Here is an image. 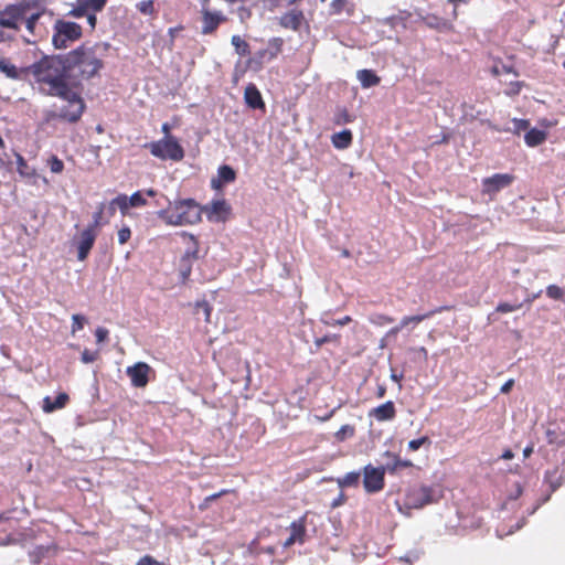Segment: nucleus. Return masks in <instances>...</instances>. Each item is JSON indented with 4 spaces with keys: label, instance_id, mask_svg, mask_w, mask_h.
Listing matches in <instances>:
<instances>
[{
    "label": "nucleus",
    "instance_id": "nucleus-1",
    "mask_svg": "<svg viewBox=\"0 0 565 565\" xmlns=\"http://www.w3.org/2000/svg\"><path fill=\"white\" fill-rule=\"evenodd\" d=\"M67 78L63 54L45 55L28 66V81H33L49 96L65 94L70 87Z\"/></svg>",
    "mask_w": 565,
    "mask_h": 565
},
{
    "label": "nucleus",
    "instance_id": "nucleus-2",
    "mask_svg": "<svg viewBox=\"0 0 565 565\" xmlns=\"http://www.w3.org/2000/svg\"><path fill=\"white\" fill-rule=\"evenodd\" d=\"M68 78L88 79L103 67V61L96 55L94 46L82 44L75 50L63 54Z\"/></svg>",
    "mask_w": 565,
    "mask_h": 565
},
{
    "label": "nucleus",
    "instance_id": "nucleus-3",
    "mask_svg": "<svg viewBox=\"0 0 565 565\" xmlns=\"http://www.w3.org/2000/svg\"><path fill=\"white\" fill-rule=\"evenodd\" d=\"M158 217L169 225L184 226L195 224L201 220L199 205L192 199L169 202L167 209L158 212Z\"/></svg>",
    "mask_w": 565,
    "mask_h": 565
},
{
    "label": "nucleus",
    "instance_id": "nucleus-4",
    "mask_svg": "<svg viewBox=\"0 0 565 565\" xmlns=\"http://www.w3.org/2000/svg\"><path fill=\"white\" fill-rule=\"evenodd\" d=\"M441 497L440 486H414L406 491L403 503H397L398 511L408 514L405 510L422 509L427 504L438 502Z\"/></svg>",
    "mask_w": 565,
    "mask_h": 565
},
{
    "label": "nucleus",
    "instance_id": "nucleus-5",
    "mask_svg": "<svg viewBox=\"0 0 565 565\" xmlns=\"http://www.w3.org/2000/svg\"><path fill=\"white\" fill-rule=\"evenodd\" d=\"M82 26L72 21L58 19L53 25L52 44L56 50L67 49L82 36Z\"/></svg>",
    "mask_w": 565,
    "mask_h": 565
},
{
    "label": "nucleus",
    "instance_id": "nucleus-6",
    "mask_svg": "<svg viewBox=\"0 0 565 565\" xmlns=\"http://www.w3.org/2000/svg\"><path fill=\"white\" fill-rule=\"evenodd\" d=\"M152 156L161 160L180 161L184 157V150L181 145L171 136L150 142L147 145Z\"/></svg>",
    "mask_w": 565,
    "mask_h": 565
},
{
    "label": "nucleus",
    "instance_id": "nucleus-7",
    "mask_svg": "<svg viewBox=\"0 0 565 565\" xmlns=\"http://www.w3.org/2000/svg\"><path fill=\"white\" fill-rule=\"evenodd\" d=\"M56 96L67 102V105L60 109L56 117L67 120L68 122H76L79 120L85 108V104L81 96L70 87L66 88L65 94Z\"/></svg>",
    "mask_w": 565,
    "mask_h": 565
},
{
    "label": "nucleus",
    "instance_id": "nucleus-8",
    "mask_svg": "<svg viewBox=\"0 0 565 565\" xmlns=\"http://www.w3.org/2000/svg\"><path fill=\"white\" fill-rule=\"evenodd\" d=\"M385 468L366 465L363 468V487L367 493H377L384 488Z\"/></svg>",
    "mask_w": 565,
    "mask_h": 565
},
{
    "label": "nucleus",
    "instance_id": "nucleus-9",
    "mask_svg": "<svg viewBox=\"0 0 565 565\" xmlns=\"http://www.w3.org/2000/svg\"><path fill=\"white\" fill-rule=\"evenodd\" d=\"M514 180V177L509 173H495L491 177L482 179V193L494 196L502 189L508 188Z\"/></svg>",
    "mask_w": 565,
    "mask_h": 565
},
{
    "label": "nucleus",
    "instance_id": "nucleus-10",
    "mask_svg": "<svg viewBox=\"0 0 565 565\" xmlns=\"http://www.w3.org/2000/svg\"><path fill=\"white\" fill-rule=\"evenodd\" d=\"M25 8L21 4H9L0 10V26L18 30L19 21L24 17Z\"/></svg>",
    "mask_w": 565,
    "mask_h": 565
},
{
    "label": "nucleus",
    "instance_id": "nucleus-11",
    "mask_svg": "<svg viewBox=\"0 0 565 565\" xmlns=\"http://www.w3.org/2000/svg\"><path fill=\"white\" fill-rule=\"evenodd\" d=\"M202 14V29L201 33L204 35L212 34L216 31L218 25L226 21V17L221 11H211L204 6L201 10Z\"/></svg>",
    "mask_w": 565,
    "mask_h": 565
},
{
    "label": "nucleus",
    "instance_id": "nucleus-12",
    "mask_svg": "<svg viewBox=\"0 0 565 565\" xmlns=\"http://www.w3.org/2000/svg\"><path fill=\"white\" fill-rule=\"evenodd\" d=\"M151 367L145 362H138L126 370L127 375L130 377L131 384L135 387H143L149 382V373Z\"/></svg>",
    "mask_w": 565,
    "mask_h": 565
},
{
    "label": "nucleus",
    "instance_id": "nucleus-13",
    "mask_svg": "<svg viewBox=\"0 0 565 565\" xmlns=\"http://www.w3.org/2000/svg\"><path fill=\"white\" fill-rule=\"evenodd\" d=\"M96 239V233L92 228H85L81 233V238L77 245V259L83 262L87 258Z\"/></svg>",
    "mask_w": 565,
    "mask_h": 565
},
{
    "label": "nucleus",
    "instance_id": "nucleus-14",
    "mask_svg": "<svg viewBox=\"0 0 565 565\" xmlns=\"http://www.w3.org/2000/svg\"><path fill=\"white\" fill-rule=\"evenodd\" d=\"M289 531L290 536L284 542L282 546L286 548L294 545L295 543L302 544L306 536L305 516L294 521L289 526Z\"/></svg>",
    "mask_w": 565,
    "mask_h": 565
},
{
    "label": "nucleus",
    "instance_id": "nucleus-15",
    "mask_svg": "<svg viewBox=\"0 0 565 565\" xmlns=\"http://www.w3.org/2000/svg\"><path fill=\"white\" fill-rule=\"evenodd\" d=\"M0 72L10 79L28 81V66L18 68L7 58H0Z\"/></svg>",
    "mask_w": 565,
    "mask_h": 565
},
{
    "label": "nucleus",
    "instance_id": "nucleus-16",
    "mask_svg": "<svg viewBox=\"0 0 565 565\" xmlns=\"http://www.w3.org/2000/svg\"><path fill=\"white\" fill-rule=\"evenodd\" d=\"M305 21L303 12L300 10H290L280 17V25L292 31L300 30Z\"/></svg>",
    "mask_w": 565,
    "mask_h": 565
},
{
    "label": "nucleus",
    "instance_id": "nucleus-17",
    "mask_svg": "<svg viewBox=\"0 0 565 565\" xmlns=\"http://www.w3.org/2000/svg\"><path fill=\"white\" fill-rule=\"evenodd\" d=\"M236 173L234 169L227 164H223L217 170V178L212 179L211 185L213 189H221L224 183H231L235 180Z\"/></svg>",
    "mask_w": 565,
    "mask_h": 565
},
{
    "label": "nucleus",
    "instance_id": "nucleus-18",
    "mask_svg": "<svg viewBox=\"0 0 565 565\" xmlns=\"http://www.w3.org/2000/svg\"><path fill=\"white\" fill-rule=\"evenodd\" d=\"M244 99L247 106L253 109H263L265 107L260 92L254 84L246 86Z\"/></svg>",
    "mask_w": 565,
    "mask_h": 565
},
{
    "label": "nucleus",
    "instance_id": "nucleus-19",
    "mask_svg": "<svg viewBox=\"0 0 565 565\" xmlns=\"http://www.w3.org/2000/svg\"><path fill=\"white\" fill-rule=\"evenodd\" d=\"M395 405L392 401H387L382 405L373 408L370 416H373L379 422L391 420L395 417Z\"/></svg>",
    "mask_w": 565,
    "mask_h": 565
},
{
    "label": "nucleus",
    "instance_id": "nucleus-20",
    "mask_svg": "<svg viewBox=\"0 0 565 565\" xmlns=\"http://www.w3.org/2000/svg\"><path fill=\"white\" fill-rule=\"evenodd\" d=\"M68 401V395L66 393H60L54 399L50 396L44 397L43 399V411L45 413H52L54 411L63 408Z\"/></svg>",
    "mask_w": 565,
    "mask_h": 565
},
{
    "label": "nucleus",
    "instance_id": "nucleus-21",
    "mask_svg": "<svg viewBox=\"0 0 565 565\" xmlns=\"http://www.w3.org/2000/svg\"><path fill=\"white\" fill-rule=\"evenodd\" d=\"M353 140V135L351 130L344 129L340 132H335L331 137V142L334 148L343 150L351 146Z\"/></svg>",
    "mask_w": 565,
    "mask_h": 565
},
{
    "label": "nucleus",
    "instance_id": "nucleus-22",
    "mask_svg": "<svg viewBox=\"0 0 565 565\" xmlns=\"http://www.w3.org/2000/svg\"><path fill=\"white\" fill-rule=\"evenodd\" d=\"M563 480V472L559 471L558 468L547 470L544 475V481L548 484L551 493L556 491L562 486Z\"/></svg>",
    "mask_w": 565,
    "mask_h": 565
},
{
    "label": "nucleus",
    "instance_id": "nucleus-23",
    "mask_svg": "<svg viewBox=\"0 0 565 565\" xmlns=\"http://www.w3.org/2000/svg\"><path fill=\"white\" fill-rule=\"evenodd\" d=\"M384 455L391 459V461L386 462L385 466H383L385 470L388 472L393 473L399 469L408 468L412 466V462L409 460H402L396 455L391 454L390 451H386Z\"/></svg>",
    "mask_w": 565,
    "mask_h": 565
},
{
    "label": "nucleus",
    "instance_id": "nucleus-24",
    "mask_svg": "<svg viewBox=\"0 0 565 565\" xmlns=\"http://www.w3.org/2000/svg\"><path fill=\"white\" fill-rule=\"evenodd\" d=\"M363 88H370L380 83V77L371 70H361L356 74Z\"/></svg>",
    "mask_w": 565,
    "mask_h": 565
},
{
    "label": "nucleus",
    "instance_id": "nucleus-25",
    "mask_svg": "<svg viewBox=\"0 0 565 565\" xmlns=\"http://www.w3.org/2000/svg\"><path fill=\"white\" fill-rule=\"evenodd\" d=\"M361 479L360 471H350L345 473L343 477L337 479V483L340 488H351L358 487Z\"/></svg>",
    "mask_w": 565,
    "mask_h": 565
},
{
    "label": "nucleus",
    "instance_id": "nucleus-26",
    "mask_svg": "<svg viewBox=\"0 0 565 565\" xmlns=\"http://www.w3.org/2000/svg\"><path fill=\"white\" fill-rule=\"evenodd\" d=\"M545 139H546L545 131L536 129V128L530 129L524 136L525 143L529 147H536V146L541 145L542 142H544Z\"/></svg>",
    "mask_w": 565,
    "mask_h": 565
},
{
    "label": "nucleus",
    "instance_id": "nucleus-27",
    "mask_svg": "<svg viewBox=\"0 0 565 565\" xmlns=\"http://www.w3.org/2000/svg\"><path fill=\"white\" fill-rule=\"evenodd\" d=\"M491 73L494 76H502V75H509V74L518 76V73L514 70L512 64L504 63L500 60L493 62V65L491 66Z\"/></svg>",
    "mask_w": 565,
    "mask_h": 565
},
{
    "label": "nucleus",
    "instance_id": "nucleus-28",
    "mask_svg": "<svg viewBox=\"0 0 565 565\" xmlns=\"http://www.w3.org/2000/svg\"><path fill=\"white\" fill-rule=\"evenodd\" d=\"M54 545H39L31 552L32 561L40 563L44 557H49L55 553Z\"/></svg>",
    "mask_w": 565,
    "mask_h": 565
},
{
    "label": "nucleus",
    "instance_id": "nucleus-29",
    "mask_svg": "<svg viewBox=\"0 0 565 565\" xmlns=\"http://www.w3.org/2000/svg\"><path fill=\"white\" fill-rule=\"evenodd\" d=\"M212 308L205 300L196 301L194 307V315L198 320L203 319L205 322H210Z\"/></svg>",
    "mask_w": 565,
    "mask_h": 565
},
{
    "label": "nucleus",
    "instance_id": "nucleus-30",
    "mask_svg": "<svg viewBox=\"0 0 565 565\" xmlns=\"http://www.w3.org/2000/svg\"><path fill=\"white\" fill-rule=\"evenodd\" d=\"M529 126V120L514 118L512 120V127L499 128L497 126H492V128L497 131H512L514 134H520L521 131L526 130Z\"/></svg>",
    "mask_w": 565,
    "mask_h": 565
},
{
    "label": "nucleus",
    "instance_id": "nucleus-31",
    "mask_svg": "<svg viewBox=\"0 0 565 565\" xmlns=\"http://www.w3.org/2000/svg\"><path fill=\"white\" fill-rule=\"evenodd\" d=\"M106 203H100L97 207V211L93 214V222L87 226V228H92L94 232L97 227L108 222V218L104 220Z\"/></svg>",
    "mask_w": 565,
    "mask_h": 565
},
{
    "label": "nucleus",
    "instance_id": "nucleus-32",
    "mask_svg": "<svg viewBox=\"0 0 565 565\" xmlns=\"http://www.w3.org/2000/svg\"><path fill=\"white\" fill-rule=\"evenodd\" d=\"M231 43L235 47V51L239 56H246L250 53L248 43L245 40H243L239 35H233L231 39Z\"/></svg>",
    "mask_w": 565,
    "mask_h": 565
},
{
    "label": "nucleus",
    "instance_id": "nucleus-33",
    "mask_svg": "<svg viewBox=\"0 0 565 565\" xmlns=\"http://www.w3.org/2000/svg\"><path fill=\"white\" fill-rule=\"evenodd\" d=\"M15 158L19 174L22 177H33L35 171L28 164L25 159L20 153H15Z\"/></svg>",
    "mask_w": 565,
    "mask_h": 565
},
{
    "label": "nucleus",
    "instance_id": "nucleus-34",
    "mask_svg": "<svg viewBox=\"0 0 565 565\" xmlns=\"http://www.w3.org/2000/svg\"><path fill=\"white\" fill-rule=\"evenodd\" d=\"M354 120V116L351 115L345 108H339L334 114L333 122L335 125H345L352 122Z\"/></svg>",
    "mask_w": 565,
    "mask_h": 565
},
{
    "label": "nucleus",
    "instance_id": "nucleus-35",
    "mask_svg": "<svg viewBox=\"0 0 565 565\" xmlns=\"http://www.w3.org/2000/svg\"><path fill=\"white\" fill-rule=\"evenodd\" d=\"M321 322L326 326H344L349 322H351V317L350 316H345L341 319H331L330 316L328 313H323L321 316Z\"/></svg>",
    "mask_w": 565,
    "mask_h": 565
},
{
    "label": "nucleus",
    "instance_id": "nucleus-36",
    "mask_svg": "<svg viewBox=\"0 0 565 565\" xmlns=\"http://www.w3.org/2000/svg\"><path fill=\"white\" fill-rule=\"evenodd\" d=\"M114 204L117 205V209L120 210L122 215H126L128 210L131 207L129 204V199L126 194H119L114 199Z\"/></svg>",
    "mask_w": 565,
    "mask_h": 565
},
{
    "label": "nucleus",
    "instance_id": "nucleus-37",
    "mask_svg": "<svg viewBox=\"0 0 565 565\" xmlns=\"http://www.w3.org/2000/svg\"><path fill=\"white\" fill-rule=\"evenodd\" d=\"M90 9L85 6L83 0H77L76 6L70 11V15L74 18H82L87 14Z\"/></svg>",
    "mask_w": 565,
    "mask_h": 565
},
{
    "label": "nucleus",
    "instance_id": "nucleus-38",
    "mask_svg": "<svg viewBox=\"0 0 565 565\" xmlns=\"http://www.w3.org/2000/svg\"><path fill=\"white\" fill-rule=\"evenodd\" d=\"M525 522H526L525 518H522L520 521H518V523L515 524L514 527H511L509 530H505V526L497 529V534L499 537H503L505 535L513 534L516 530H520L521 527H523Z\"/></svg>",
    "mask_w": 565,
    "mask_h": 565
},
{
    "label": "nucleus",
    "instance_id": "nucleus-39",
    "mask_svg": "<svg viewBox=\"0 0 565 565\" xmlns=\"http://www.w3.org/2000/svg\"><path fill=\"white\" fill-rule=\"evenodd\" d=\"M129 199V204L131 207H140L147 204V200L143 198L140 191L132 193Z\"/></svg>",
    "mask_w": 565,
    "mask_h": 565
},
{
    "label": "nucleus",
    "instance_id": "nucleus-40",
    "mask_svg": "<svg viewBox=\"0 0 565 565\" xmlns=\"http://www.w3.org/2000/svg\"><path fill=\"white\" fill-rule=\"evenodd\" d=\"M198 247H196V243L194 242L193 243V246L191 247H188V249L185 250L184 255L182 256L181 258V263L185 264V263H191L195 259H198Z\"/></svg>",
    "mask_w": 565,
    "mask_h": 565
},
{
    "label": "nucleus",
    "instance_id": "nucleus-41",
    "mask_svg": "<svg viewBox=\"0 0 565 565\" xmlns=\"http://www.w3.org/2000/svg\"><path fill=\"white\" fill-rule=\"evenodd\" d=\"M137 9L147 15H152L154 13V3L152 0H143L137 3Z\"/></svg>",
    "mask_w": 565,
    "mask_h": 565
},
{
    "label": "nucleus",
    "instance_id": "nucleus-42",
    "mask_svg": "<svg viewBox=\"0 0 565 565\" xmlns=\"http://www.w3.org/2000/svg\"><path fill=\"white\" fill-rule=\"evenodd\" d=\"M393 320H394L393 318L385 316V315H380V313L372 315L370 317V322L375 326H380V327L388 324V323L393 322Z\"/></svg>",
    "mask_w": 565,
    "mask_h": 565
},
{
    "label": "nucleus",
    "instance_id": "nucleus-43",
    "mask_svg": "<svg viewBox=\"0 0 565 565\" xmlns=\"http://www.w3.org/2000/svg\"><path fill=\"white\" fill-rule=\"evenodd\" d=\"M354 434V428L351 425H343L340 427V429L335 433V438L339 441L344 440L347 437H351Z\"/></svg>",
    "mask_w": 565,
    "mask_h": 565
},
{
    "label": "nucleus",
    "instance_id": "nucleus-44",
    "mask_svg": "<svg viewBox=\"0 0 565 565\" xmlns=\"http://www.w3.org/2000/svg\"><path fill=\"white\" fill-rule=\"evenodd\" d=\"M86 318L82 315L72 316V333H75L84 328Z\"/></svg>",
    "mask_w": 565,
    "mask_h": 565
},
{
    "label": "nucleus",
    "instance_id": "nucleus-45",
    "mask_svg": "<svg viewBox=\"0 0 565 565\" xmlns=\"http://www.w3.org/2000/svg\"><path fill=\"white\" fill-rule=\"evenodd\" d=\"M49 167L53 173H61L64 169V163L56 156H52L49 160Z\"/></svg>",
    "mask_w": 565,
    "mask_h": 565
},
{
    "label": "nucleus",
    "instance_id": "nucleus-46",
    "mask_svg": "<svg viewBox=\"0 0 565 565\" xmlns=\"http://www.w3.org/2000/svg\"><path fill=\"white\" fill-rule=\"evenodd\" d=\"M382 23L385 24V25H390L391 28H397V26H402V28H405V21L403 18L401 17H396V15H393V17H388V18H385L382 20Z\"/></svg>",
    "mask_w": 565,
    "mask_h": 565
},
{
    "label": "nucleus",
    "instance_id": "nucleus-47",
    "mask_svg": "<svg viewBox=\"0 0 565 565\" xmlns=\"http://www.w3.org/2000/svg\"><path fill=\"white\" fill-rule=\"evenodd\" d=\"M85 6H87L90 11L99 12L106 6L107 0H83Z\"/></svg>",
    "mask_w": 565,
    "mask_h": 565
},
{
    "label": "nucleus",
    "instance_id": "nucleus-48",
    "mask_svg": "<svg viewBox=\"0 0 565 565\" xmlns=\"http://www.w3.org/2000/svg\"><path fill=\"white\" fill-rule=\"evenodd\" d=\"M439 310H433V311H428V312L423 313V315L407 316L408 317V321H409L411 324L416 326V324L420 323L422 321L430 318L434 313H436Z\"/></svg>",
    "mask_w": 565,
    "mask_h": 565
},
{
    "label": "nucleus",
    "instance_id": "nucleus-49",
    "mask_svg": "<svg viewBox=\"0 0 565 565\" xmlns=\"http://www.w3.org/2000/svg\"><path fill=\"white\" fill-rule=\"evenodd\" d=\"M425 444H430V440L427 436H423L420 438H417V439H413L408 443V449L411 451H416L418 450L423 445Z\"/></svg>",
    "mask_w": 565,
    "mask_h": 565
},
{
    "label": "nucleus",
    "instance_id": "nucleus-50",
    "mask_svg": "<svg viewBox=\"0 0 565 565\" xmlns=\"http://www.w3.org/2000/svg\"><path fill=\"white\" fill-rule=\"evenodd\" d=\"M521 308V303H509V302H501L497 306V311L501 313H508L515 311Z\"/></svg>",
    "mask_w": 565,
    "mask_h": 565
},
{
    "label": "nucleus",
    "instance_id": "nucleus-51",
    "mask_svg": "<svg viewBox=\"0 0 565 565\" xmlns=\"http://www.w3.org/2000/svg\"><path fill=\"white\" fill-rule=\"evenodd\" d=\"M97 358H98L97 351H89V350L85 349L82 352L81 360L83 363L88 364V363H93L94 361H96Z\"/></svg>",
    "mask_w": 565,
    "mask_h": 565
},
{
    "label": "nucleus",
    "instance_id": "nucleus-52",
    "mask_svg": "<svg viewBox=\"0 0 565 565\" xmlns=\"http://www.w3.org/2000/svg\"><path fill=\"white\" fill-rule=\"evenodd\" d=\"M546 294L552 299H561L563 297V290L555 285H550L546 288Z\"/></svg>",
    "mask_w": 565,
    "mask_h": 565
},
{
    "label": "nucleus",
    "instance_id": "nucleus-53",
    "mask_svg": "<svg viewBox=\"0 0 565 565\" xmlns=\"http://www.w3.org/2000/svg\"><path fill=\"white\" fill-rule=\"evenodd\" d=\"M131 237V231L128 226H124L118 231V242L119 244L127 243Z\"/></svg>",
    "mask_w": 565,
    "mask_h": 565
},
{
    "label": "nucleus",
    "instance_id": "nucleus-54",
    "mask_svg": "<svg viewBox=\"0 0 565 565\" xmlns=\"http://www.w3.org/2000/svg\"><path fill=\"white\" fill-rule=\"evenodd\" d=\"M335 340H338V335L337 334H326V335H323L321 338H317L315 340V344H316L317 348H320L324 343L331 342V341H335Z\"/></svg>",
    "mask_w": 565,
    "mask_h": 565
},
{
    "label": "nucleus",
    "instance_id": "nucleus-55",
    "mask_svg": "<svg viewBox=\"0 0 565 565\" xmlns=\"http://www.w3.org/2000/svg\"><path fill=\"white\" fill-rule=\"evenodd\" d=\"M108 334L109 332L106 328L98 327L95 331L96 341L98 343L104 342L108 338Z\"/></svg>",
    "mask_w": 565,
    "mask_h": 565
},
{
    "label": "nucleus",
    "instance_id": "nucleus-56",
    "mask_svg": "<svg viewBox=\"0 0 565 565\" xmlns=\"http://www.w3.org/2000/svg\"><path fill=\"white\" fill-rule=\"evenodd\" d=\"M227 210L225 201H215L212 203V213L221 214Z\"/></svg>",
    "mask_w": 565,
    "mask_h": 565
},
{
    "label": "nucleus",
    "instance_id": "nucleus-57",
    "mask_svg": "<svg viewBox=\"0 0 565 565\" xmlns=\"http://www.w3.org/2000/svg\"><path fill=\"white\" fill-rule=\"evenodd\" d=\"M521 82H511L509 88L505 90L507 95H518L521 90Z\"/></svg>",
    "mask_w": 565,
    "mask_h": 565
},
{
    "label": "nucleus",
    "instance_id": "nucleus-58",
    "mask_svg": "<svg viewBox=\"0 0 565 565\" xmlns=\"http://www.w3.org/2000/svg\"><path fill=\"white\" fill-rule=\"evenodd\" d=\"M137 565H164V564L156 561L153 557H151L149 555H146L139 559Z\"/></svg>",
    "mask_w": 565,
    "mask_h": 565
},
{
    "label": "nucleus",
    "instance_id": "nucleus-59",
    "mask_svg": "<svg viewBox=\"0 0 565 565\" xmlns=\"http://www.w3.org/2000/svg\"><path fill=\"white\" fill-rule=\"evenodd\" d=\"M40 18V13H33L31 17H29L25 21V26L29 31H33L35 23L38 22Z\"/></svg>",
    "mask_w": 565,
    "mask_h": 565
},
{
    "label": "nucleus",
    "instance_id": "nucleus-60",
    "mask_svg": "<svg viewBox=\"0 0 565 565\" xmlns=\"http://www.w3.org/2000/svg\"><path fill=\"white\" fill-rule=\"evenodd\" d=\"M116 210H117V205L114 204V199L106 203V207H105V215L107 216L106 218H110L111 216H114V214L116 213Z\"/></svg>",
    "mask_w": 565,
    "mask_h": 565
},
{
    "label": "nucleus",
    "instance_id": "nucleus-61",
    "mask_svg": "<svg viewBox=\"0 0 565 565\" xmlns=\"http://www.w3.org/2000/svg\"><path fill=\"white\" fill-rule=\"evenodd\" d=\"M345 0H332L331 8L333 13H340L343 10Z\"/></svg>",
    "mask_w": 565,
    "mask_h": 565
},
{
    "label": "nucleus",
    "instance_id": "nucleus-62",
    "mask_svg": "<svg viewBox=\"0 0 565 565\" xmlns=\"http://www.w3.org/2000/svg\"><path fill=\"white\" fill-rule=\"evenodd\" d=\"M391 380L396 382L398 384V388L401 390L402 388V384H401V381L403 380L404 377V374L403 373H397L396 370H394L393 367L391 369V375H390Z\"/></svg>",
    "mask_w": 565,
    "mask_h": 565
},
{
    "label": "nucleus",
    "instance_id": "nucleus-63",
    "mask_svg": "<svg viewBox=\"0 0 565 565\" xmlns=\"http://www.w3.org/2000/svg\"><path fill=\"white\" fill-rule=\"evenodd\" d=\"M522 492H523V490H522L521 484L515 483V490L510 493L509 499L516 500L522 494Z\"/></svg>",
    "mask_w": 565,
    "mask_h": 565
},
{
    "label": "nucleus",
    "instance_id": "nucleus-64",
    "mask_svg": "<svg viewBox=\"0 0 565 565\" xmlns=\"http://www.w3.org/2000/svg\"><path fill=\"white\" fill-rule=\"evenodd\" d=\"M513 385H514V381H513L512 379H510L509 381H507V382L501 386L500 392H501L502 394H508V393L512 390Z\"/></svg>",
    "mask_w": 565,
    "mask_h": 565
}]
</instances>
